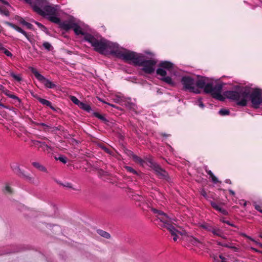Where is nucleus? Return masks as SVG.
I'll return each instance as SVG.
<instances>
[{
	"mask_svg": "<svg viewBox=\"0 0 262 262\" xmlns=\"http://www.w3.org/2000/svg\"><path fill=\"white\" fill-rule=\"evenodd\" d=\"M101 148L106 152V153H108V154H110V150L106 147L105 146H101Z\"/></svg>",
	"mask_w": 262,
	"mask_h": 262,
	"instance_id": "obj_61",
	"label": "nucleus"
},
{
	"mask_svg": "<svg viewBox=\"0 0 262 262\" xmlns=\"http://www.w3.org/2000/svg\"><path fill=\"white\" fill-rule=\"evenodd\" d=\"M55 158L56 160H59L63 164L67 162V158L64 156H60L59 157H55Z\"/></svg>",
	"mask_w": 262,
	"mask_h": 262,
	"instance_id": "obj_41",
	"label": "nucleus"
},
{
	"mask_svg": "<svg viewBox=\"0 0 262 262\" xmlns=\"http://www.w3.org/2000/svg\"><path fill=\"white\" fill-rule=\"evenodd\" d=\"M36 126H42V127H50V126L47 125L46 124L44 123H37Z\"/></svg>",
	"mask_w": 262,
	"mask_h": 262,
	"instance_id": "obj_55",
	"label": "nucleus"
},
{
	"mask_svg": "<svg viewBox=\"0 0 262 262\" xmlns=\"http://www.w3.org/2000/svg\"><path fill=\"white\" fill-rule=\"evenodd\" d=\"M210 204L211 207L215 210L218 211L224 215H228V211L221 207V205L222 204V203H219L218 202L214 201H210Z\"/></svg>",
	"mask_w": 262,
	"mask_h": 262,
	"instance_id": "obj_12",
	"label": "nucleus"
},
{
	"mask_svg": "<svg viewBox=\"0 0 262 262\" xmlns=\"http://www.w3.org/2000/svg\"><path fill=\"white\" fill-rule=\"evenodd\" d=\"M151 210L154 213L157 214L158 219L163 223L164 227L168 229V225H172L171 224V219L164 212L156 208H152Z\"/></svg>",
	"mask_w": 262,
	"mask_h": 262,
	"instance_id": "obj_10",
	"label": "nucleus"
},
{
	"mask_svg": "<svg viewBox=\"0 0 262 262\" xmlns=\"http://www.w3.org/2000/svg\"><path fill=\"white\" fill-rule=\"evenodd\" d=\"M24 36L27 38L28 41L31 43L32 46L33 47L35 43V40L34 38V35L32 34H28L26 32V35H24Z\"/></svg>",
	"mask_w": 262,
	"mask_h": 262,
	"instance_id": "obj_27",
	"label": "nucleus"
},
{
	"mask_svg": "<svg viewBox=\"0 0 262 262\" xmlns=\"http://www.w3.org/2000/svg\"><path fill=\"white\" fill-rule=\"evenodd\" d=\"M125 170L128 172L132 173L134 174H138V172L135 170L134 168L132 167L128 166H125L124 167Z\"/></svg>",
	"mask_w": 262,
	"mask_h": 262,
	"instance_id": "obj_35",
	"label": "nucleus"
},
{
	"mask_svg": "<svg viewBox=\"0 0 262 262\" xmlns=\"http://www.w3.org/2000/svg\"><path fill=\"white\" fill-rule=\"evenodd\" d=\"M42 46L48 51H51L53 49V47L48 42H44L42 44Z\"/></svg>",
	"mask_w": 262,
	"mask_h": 262,
	"instance_id": "obj_38",
	"label": "nucleus"
},
{
	"mask_svg": "<svg viewBox=\"0 0 262 262\" xmlns=\"http://www.w3.org/2000/svg\"><path fill=\"white\" fill-rule=\"evenodd\" d=\"M205 171L210 177L213 176V173H212V172L210 170L207 169V168H205Z\"/></svg>",
	"mask_w": 262,
	"mask_h": 262,
	"instance_id": "obj_60",
	"label": "nucleus"
},
{
	"mask_svg": "<svg viewBox=\"0 0 262 262\" xmlns=\"http://www.w3.org/2000/svg\"><path fill=\"white\" fill-rule=\"evenodd\" d=\"M144 57V56L142 55L137 66L142 67V70L145 73L151 74L155 72V66L157 63V61L155 59L145 60Z\"/></svg>",
	"mask_w": 262,
	"mask_h": 262,
	"instance_id": "obj_7",
	"label": "nucleus"
},
{
	"mask_svg": "<svg viewBox=\"0 0 262 262\" xmlns=\"http://www.w3.org/2000/svg\"><path fill=\"white\" fill-rule=\"evenodd\" d=\"M24 26H26L27 28L29 29H33V25L29 23L27 21H26V23H25Z\"/></svg>",
	"mask_w": 262,
	"mask_h": 262,
	"instance_id": "obj_54",
	"label": "nucleus"
},
{
	"mask_svg": "<svg viewBox=\"0 0 262 262\" xmlns=\"http://www.w3.org/2000/svg\"><path fill=\"white\" fill-rule=\"evenodd\" d=\"M156 175L161 179L168 180L169 177L167 172L163 169L159 164L157 166H155L152 169Z\"/></svg>",
	"mask_w": 262,
	"mask_h": 262,
	"instance_id": "obj_11",
	"label": "nucleus"
},
{
	"mask_svg": "<svg viewBox=\"0 0 262 262\" xmlns=\"http://www.w3.org/2000/svg\"><path fill=\"white\" fill-rule=\"evenodd\" d=\"M183 90L195 94L200 93V90L195 85V80L190 76H183L181 79Z\"/></svg>",
	"mask_w": 262,
	"mask_h": 262,
	"instance_id": "obj_8",
	"label": "nucleus"
},
{
	"mask_svg": "<svg viewBox=\"0 0 262 262\" xmlns=\"http://www.w3.org/2000/svg\"><path fill=\"white\" fill-rule=\"evenodd\" d=\"M73 31H74V33L78 35H84V36H85V35L86 34V33H84V32L82 30L81 28H80V27L77 25V24L75 23V24H73Z\"/></svg>",
	"mask_w": 262,
	"mask_h": 262,
	"instance_id": "obj_23",
	"label": "nucleus"
},
{
	"mask_svg": "<svg viewBox=\"0 0 262 262\" xmlns=\"http://www.w3.org/2000/svg\"><path fill=\"white\" fill-rule=\"evenodd\" d=\"M27 3L29 4L32 7L33 10L35 6H36L38 2L40 0H25Z\"/></svg>",
	"mask_w": 262,
	"mask_h": 262,
	"instance_id": "obj_34",
	"label": "nucleus"
},
{
	"mask_svg": "<svg viewBox=\"0 0 262 262\" xmlns=\"http://www.w3.org/2000/svg\"><path fill=\"white\" fill-rule=\"evenodd\" d=\"M113 53L114 55L116 57L122 59L127 63H132L135 66H137L142 56V54L134 51L127 50L122 51L119 49L118 45H117V47H116L115 51H113Z\"/></svg>",
	"mask_w": 262,
	"mask_h": 262,
	"instance_id": "obj_3",
	"label": "nucleus"
},
{
	"mask_svg": "<svg viewBox=\"0 0 262 262\" xmlns=\"http://www.w3.org/2000/svg\"><path fill=\"white\" fill-rule=\"evenodd\" d=\"M251 249L253 251H254L255 252H257V253H262V251H260V250L255 248H253V247H251Z\"/></svg>",
	"mask_w": 262,
	"mask_h": 262,
	"instance_id": "obj_63",
	"label": "nucleus"
},
{
	"mask_svg": "<svg viewBox=\"0 0 262 262\" xmlns=\"http://www.w3.org/2000/svg\"><path fill=\"white\" fill-rule=\"evenodd\" d=\"M203 89L206 94H210L212 97L216 100L224 101L225 97L227 98L221 94L223 85L221 83H217L213 86L212 83H207Z\"/></svg>",
	"mask_w": 262,
	"mask_h": 262,
	"instance_id": "obj_5",
	"label": "nucleus"
},
{
	"mask_svg": "<svg viewBox=\"0 0 262 262\" xmlns=\"http://www.w3.org/2000/svg\"><path fill=\"white\" fill-rule=\"evenodd\" d=\"M32 165L36 168L41 171L46 172L47 169L43 165L37 162H32Z\"/></svg>",
	"mask_w": 262,
	"mask_h": 262,
	"instance_id": "obj_26",
	"label": "nucleus"
},
{
	"mask_svg": "<svg viewBox=\"0 0 262 262\" xmlns=\"http://www.w3.org/2000/svg\"><path fill=\"white\" fill-rule=\"evenodd\" d=\"M242 235H243V236L246 237L247 238H248V239H250V241H251L253 242L254 243H255V244L256 245H258V244L260 243L258 242L257 241H256L255 240H254L251 237L247 235L246 234H243Z\"/></svg>",
	"mask_w": 262,
	"mask_h": 262,
	"instance_id": "obj_44",
	"label": "nucleus"
},
{
	"mask_svg": "<svg viewBox=\"0 0 262 262\" xmlns=\"http://www.w3.org/2000/svg\"><path fill=\"white\" fill-rule=\"evenodd\" d=\"M29 124L33 127H35L37 124V122L33 121L31 118H28Z\"/></svg>",
	"mask_w": 262,
	"mask_h": 262,
	"instance_id": "obj_51",
	"label": "nucleus"
},
{
	"mask_svg": "<svg viewBox=\"0 0 262 262\" xmlns=\"http://www.w3.org/2000/svg\"><path fill=\"white\" fill-rule=\"evenodd\" d=\"M2 52L7 56L12 57L13 56L12 54L5 48H4V50Z\"/></svg>",
	"mask_w": 262,
	"mask_h": 262,
	"instance_id": "obj_47",
	"label": "nucleus"
},
{
	"mask_svg": "<svg viewBox=\"0 0 262 262\" xmlns=\"http://www.w3.org/2000/svg\"><path fill=\"white\" fill-rule=\"evenodd\" d=\"M0 14L8 16L10 13L7 9L0 7Z\"/></svg>",
	"mask_w": 262,
	"mask_h": 262,
	"instance_id": "obj_40",
	"label": "nucleus"
},
{
	"mask_svg": "<svg viewBox=\"0 0 262 262\" xmlns=\"http://www.w3.org/2000/svg\"><path fill=\"white\" fill-rule=\"evenodd\" d=\"M159 66L163 69L170 71L173 69V64L170 61H163L160 62Z\"/></svg>",
	"mask_w": 262,
	"mask_h": 262,
	"instance_id": "obj_17",
	"label": "nucleus"
},
{
	"mask_svg": "<svg viewBox=\"0 0 262 262\" xmlns=\"http://www.w3.org/2000/svg\"><path fill=\"white\" fill-rule=\"evenodd\" d=\"M93 115L95 117H96V118H98L99 119L101 120V121H102L103 122H108V120L106 119V118L104 116L99 114L98 112H94Z\"/></svg>",
	"mask_w": 262,
	"mask_h": 262,
	"instance_id": "obj_31",
	"label": "nucleus"
},
{
	"mask_svg": "<svg viewBox=\"0 0 262 262\" xmlns=\"http://www.w3.org/2000/svg\"><path fill=\"white\" fill-rule=\"evenodd\" d=\"M10 167L14 173L19 177L25 179L31 184H37V181L35 180V178L32 177L30 173L27 172L24 170L20 169L18 163H13L11 164Z\"/></svg>",
	"mask_w": 262,
	"mask_h": 262,
	"instance_id": "obj_6",
	"label": "nucleus"
},
{
	"mask_svg": "<svg viewBox=\"0 0 262 262\" xmlns=\"http://www.w3.org/2000/svg\"><path fill=\"white\" fill-rule=\"evenodd\" d=\"M70 100L72 101V102L74 103L75 104L78 105V106L80 105V103H81V101H80L75 96H71L70 97Z\"/></svg>",
	"mask_w": 262,
	"mask_h": 262,
	"instance_id": "obj_36",
	"label": "nucleus"
},
{
	"mask_svg": "<svg viewBox=\"0 0 262 262\" xmlns=\"http://www.w3.org/2000/svg\"><path fill=\"white\" fill-rule=\"evenodd\" d=\"M97 232L100 235L106 238H109L110 237V234L107 232L102 230H98Z\"/></svg>",
	"mask_w": 262,
	"mask_h": 262,
	"instance_id": "obj_33",
	"label": "nucleus"
},
{
	"mask_svg": "<svg viewBox=\"0 0 262 262\" xmlns=\"http://www.w3.org/2000/svg\"><path fill=\"white\" fill-rule=\"evenodd\" d=\"M201 194L202 196H203L206 200H207L208 201H209V202L210 201H211V200H209V196L207 194V193L206 192V191L204 190H202L201 192Z\"/></svg>",
	"mask_w": 262,
	"mask_h": 262,
	"instance_id": "obj_48",
	"label": "nucleus"
},
{
	"mask_svg": "<svg viewBox=\"0 0 262 262\" xmlns=\"http://www.w3.org/2000/svg\"><path fill=\"white\" fill-rule=\"evenodd\" d=\"M146 161L148 163V165L152 169L154 168V166H157L158 164L155 162L151 157L147 158L146 159Z\"/></svg>",
	"mask_w": 262,
	"mask_h": 262,
	"instance_id": "obj_30",
	"label": "nucleus"
},
{
	"mask_svg": "<svg viewBox=\"0 0 262 262\" xmlns=\"http://www.w3.org/2000/svg\"><path fill=\"white\" fill-rule=\"evenodd\" d=\"M156 73L157 75L162 76V77H165L167 74L166 71L162 68L157 69Z\"/></svg>",
	"mask_w": 262,
	"mask_h": 262,
	"instance_id": "obj_32",
	"label": "nucleus"
},
{
	"mask_svg": "<svg viewBox=\"0 0 262 262\" xmlns=\"http://www.w3.org/2000/svg\"><path fill=\"white\" fill-rule=\"evenodd\" d=\"M53 131L55 130H63V127L61 125H59L57 127H53Z\"/></svg>",
	"mask_w": 262,
	"mask_h": 262,
	"instance_id": "obj_56",
	"label": "nucleus"
},
{
	"mask_svg": "<svg viewBox=\"0 0 262 262\" xmlns=\"http://www.w3.org/2000/svg\"><path fill=\"white\" fill-rule=\"evenodd\" d=\"M16 19L22 25H24L26 21L23 19V18L17 16Z\"/></svg>",
	"mask_w": 262,
	"mask_h": 262,
	"instance_id": "obj_50",
	"label": "nucleus"
},
{
	"mask_svg": "<svg viewBox=\"0 0 262 262\" xmlns=\"http://www.w3.org/2000/svg\"><path fill=\"white\" fill-rule=\"evenodd\" d=\"M8 97L12 99H15V100H17L19 102V103H20V102H21V100L17 96L13 94L12 93H11Z\"/></svg>",
	"mask_w": 262,
	"mask_h": 262,
	"instance_id": "obj_43",
	"label": "nucleus"
},
{
	"mask_svg": "<svg viewBox=\"0 0 262 262\" xmlns=\"http://www.w3.org/2000/svg\"><path fill=\"white\" fill-rule=\"evenodd\" d=\"M187 240L189 243L196 247H199L200 245L203 244V239H198L192 236H188Z\"/></svg>",
	"mask_w": 262,
	"mask_h": 262,
	"instance_id": "obj_15",
	"label": "nucleus"
},
{
	"mask_svg": "<svg viewBox=\"0 0 262 262\" xmlns=\"http://www.w3.org/2000/svg\"><path fill=\"white\" fill-rule=\"evenodd\" d=\"M219 113L221 116L229 115L230 114V111L228 110L222 108L219 111Z\"/></svg>",
	"mask_w": 262,
	"mask_h": 262,
	"instance_id": "obj_39",
	"label": "nucleus"
},
{
	"mask_svg": "<svg viewBox=\"0 0 262 262\" xmlns=\"http://www.w3.org/2000/svg\"><path fill=\"white\" fill-rule=\"evenodd\" d=\"M37 99L41 104H42L43 105H46L47 106L49 107L55 112H58V111L60 110V109L58 107H55L53 106L52 104V103L49 100L41 98L39 97H37Z\"/></svg>",
	"mask_w": 262,
	"mask_h": 262,
	"instance_id": "obj_13",
	"label": "nucleus"
},
{
	"mask_svg": "<svg viewBox=\"0 0 262 262\" xmlns=\"http://www.w3.org/2000/svg\"><path fill=\"white\" fill-rule=\"evenodd\" d=\"M221 221L222 222H223V223H226V224H228V225H230V226H232V227H236V226L235 225H234V224H233L231 223H230L229 221H226V220H225L224 218H223V219H221Z\"/></svg>",
	"mask_w": 262,
	"mask_h": 262,
	"instance_id": "obj_45",
	"label": "nucleus"
},
{
	"mask_svg": "<svg viewBox=\"0 0 262 262\" xmlns=\"http://www.w3.org/2000/svg\"><path fill=\"white\" fill-rule=\"evenodd\" d=\"M79 107L81 109H82L84 111H85L89 113H90L91 111V107L90 105L82 102H81V103H80Z\"/></svg>",
	"mask_w": 262,
	"mask_h": 262,
	"instance_id": "obj_28",
	"label": "nucleus"
},
{
	"mask_svg": "<svg viewBox=\"0 0 262 262\" xmlns=\"http://www.w3.org/2000/svg\"><path fill=\"white\" fill-rule=\"evenodd\" d=\"M73 24H75V23L61 22L59 27L66 31H68L70 29H73L74 26Z\"/></svg>",
	"mask_w": 262,
	"mask_h": 262,
	"instance_id": "obj_19",
	"label": "nucleus"
},
{
	"mask_svg": "<svg viewBox=\"0 0 262 262\" xmlns=\"http://www.w3.org/2000/svg\"><path fill=\"white\" fill-rule=\"evenodd\" d=\"M4 90H5V88L3 85L0 84V91L1 93H3Z\"/></svg>",
	"mask_w": 262,
	"mask_h": 262,
	"instance_id": "obj_64",
	"label": "nucleus"
},
{
	"mask_svg": "<svg viewBox=\"0 0 262 262\" xmlns=\"http://www.w3.org/2000/svg\"><path fill=\"white\" fill-rule=\"evenodd\" d=\"M31 141L33 143V145L37 146L38 148L42 147V145L48 147V146L46 144L45 142H41L37 140H31Z\"/></svg>",
	"mask_w": 262,
	"mask_h": 262,
	"instance_id": "obj_29",
	"label": "nucleus"
},
{
	"mask_svg": "<svg viewBox=\"0 0 262 262\" xmlns=\"http://www.w3.org/2000/svg\"><path fill=\"white\" fill-rule=\"evenodd\" d=\"M51 127L50 126V127H43V129L38 128V130H42L45 132H49V129L51 128Z\"/></svg>",
	"mask_w": 262,
	"mask_h": 262,
	"instance_id": "obj_62",
	"label": "nucleus"
},
{
	"mask_svg": "<svg viewBox=\"0 0 262 262\" xmlns=\"http://www.w3.org/2000/svg\"><path fill=\"white\" fill-rule=\"evenodd\" d=\"M224 247L234 249L235 251H237L238 250V249L236 247H235V246H230L228 244L224 243Z\"/></svg>",
	"mask_w": 262,
	"mask_h": 262,
	"instance_id": "obj_49",
	"label": "nucleus"
},
{
	"mask_svg": "<svg viewBox=\"0 0 262 262\" xmlns=\"http://www.w3.org/2000/svg\"><path fill=\"white\" fill-rule=\"evenodd\" d=\"M5 190L8 193L11 194L12 193V189L11 188V187L9 185H6L5 187Z\"/></svg>",
	"mask_w": 262,
	"mask_h": 262,
	"instance_id": "obj_46",
	"label": "nucleus"
},
{
	"mask_svg": "<svg viewBox=\"0 0 262 262\" xmlns=\"http://www.w3.org/2000/svg\"><path fill=\"white\" fill-rule=\"evenodd\" d=\"M32 22L34 23L40 29L41 28H43V25L41 24V23L38 22V21H35V20H32Z\"/></svg>",
	"mask_w": 262,
	"mask_h": 262,
	"instance_id": "obj_59",
	"label": "nucleus"
},
{
	"mask_svg": "<svg viewBox=\"0 0 262 262\" xmlns=\"http://www.w3.org/2000/svg\"><path fill=\"white\" fill-rule=\"evenodd\" d=\"M47 18L49 20H50L52 23L57 24L59 26H60V24L61 23L60 18L57 16V14L49 16L48 17H47Z\"/></svg>",
	"mask_w": 262,
	"mask_h": 262,
	"instance_id": "obj_22",
	"label": "nucleus"
},
{
	"mask_svg": "<svg viewBox=\"0 0 262 262\" xmlns=\"http://www.w3.org/2000/svg\"><path fill=\"white\" fill-rule=\"evenodd\" d=\"M207 80V78L205 77H200L196 82H195V85L196 84L198 88L203 89L205 87Z\"/></svg>",
	"mask_w": 262,
	"mask_h": 262,
	"instance_id": "obj_16",
	"label": "nucleus"
},
{
	"mask_svg": "<svg viewBox=\"0 0 262 262\" xmlns=\"http://www.w3.org/2000/svg\"><path fill=\"white\" fill-rule=\"evenodd\" d=\"M12 92L11 91H10L9 90L5 89V90H4L3 91V93L4 94H5L6 96H7L8 97L9 96V95Z\"/></svg>",
	"mask_w": 262,
	"mask_h": 262,
	"instance_id": "obj_58",
	"label": "nucleus"
},
{
	"mask_svg": "<svg viewBox=\"0 0 262 262\" xmlns=\"http://www.w3.org/2000/svg\"><path fill=\"white\" fill-rule=\"evenodd\" d=\"M168 229H167L170 233L171 236H173V240L176 242L178 238V234H181V232L177 230L173 225H168Z\"/></svg>",
	"mask_w": 262,
	"mask_h": 262,
	"instance_id": "obj_14",
	"label": "nucleus"
},
{
	"mask_svg": "<svg viewBox=\"0 0 262 262\" xmlns=\"http://www.w3.org/2000/svg\"><path fill=\"white\" fill-rule=\"evenodd\" d=\"M211 233L213 235V236L219 237L220 236H222V234H223V231L219 228L214 226Z\"/></svg>",
	"mask_w": 262,
	"mask_h": 262,
	"instance_id": "obj_25",
	"label": "nucleus"
},
{
	"mask_svg": "<svg viewBox=\"0 0 262 262\" xmlns=\"http://www.w3.org/2000/svg\"><path fill=\"white\" fill-rule=\"evenodd\" d=\"M84 39L94 47L95 51L105 55L109 53L114 55L113 51H115L118 45L103 38L98 39L90 34H86Z\"/></svg>",
	"mask_w": 262,
	"mask_h": 262,
	"instance_id": "obj_2",
	"label": "nucleus"
},
{
	"mask_svg": "<svg viewBox=\"0 0 262 262\" xmlns=\"http://www.w3.org/2000/svg\"><path fill=\"white\" fill-rule=\"evenodd\" d=\"M5 24L6 25L12 28L13 29H15L17 32L23 34L24 35H26V32L23 30L21 28L19 27L18 26H16V25L9 22V21H5Z\"/></svg>",
	"mask_w": 262,
	"mask_h": 262,
	"instance_id": "obj_20",
	"label": "nucleus"
},
{
	"mask_svg": "<svg viewBox=\"0 0 262 262\" xmlns=\"http://www.w3.org/2000/svg\"><path fill=\"white\" fill-rule=\"evenodd\" d=\"M33 10L42 16H49L57 14V11L54 7L48 5L46 0H40L36 6H35Z\"/></svg>",
	"mask_w": 262,
	"mask_h": 262,
	"instance_id": "obj_4",
	"label": "nucleus"
},
{
	"mask_svg": "<svg viewBox=\"0 0 262 262\" xmlns=\"http://www.w3.org/2000/svg\"><path fill=\"white\" fill-rule=\"evenodd\" d=\"M210 177L211 178L212 181L214 183L216 184L217 182H219L218 179L213 174V176H210Z\"/></svg>",
	"mask_w": 262,
	"mask_h": 262,
	"instance_id": "obj_53",
	"label": "nucleus"
},
{
	"mask_svg": "<svg viewBox=\"0 0 262 262\" xmlns=\"http://www.w3.org/2000/svg\"><path fill=\"white\" fill-rule=\"evenodd\" d=\"M224 95L227 98L236 102L238 106H245L247 104V98L249 96L252 106L255 108L259 107L262 103V92L258 88H255L250 94L249 88H241L236 91H227Z\"/></svg>",
	"mask_w": 262,
	"mask_h": 262,
	"instance_id": "obj_1",
	"label": "nucleus"
},
{
	"mask_svg": "<svg viewBox=\"0 0 262 262\" xmlns=\"http://www.w3.org/2000/svg\"><path fill=\"white\" fill-rule=\"evenodd\" d=\"M129 154L130 156H132L133 160L135 162L140 164L141 165H143L145 163L144 160L141 159L140 157L135 155L133 151L129 150Z\"/></svg>",
	"mask_w": 262,
	"mask_h": 262,
	"instance_id": "obj_18",
	"label": "nucleus"
},
{
	"mask_svg": "<svg viewBox=\"0 0 262 262\" xmlns=\"http://www.w3.org/2000/svg\"><path fill=\"white\" fill-rule=\"evenodd\" d=\"M213 227L214 226H212L211 224L206 222L199 224V227L211 233L212 232Z\"/></svg>",
	"mask_w": 262,
	"mask_h": 262,
	"instance_id": "obj_21",
	"label": "nucleus"
},
{
	"mask_svg": "<svg viewBox=\"0 0 262 262\" xmlns=\"http://www.w3.org/2000/svg\"><path fill=\"white\" fill-rule=\"evenodd\" d=\"M10 76L17 81H20L22 80L21 77L19 75H17L13 72L10 73Z\"/></svg>",
	"mask_w": 262,
	"mask_h": 262,
	"instance_id": "obj_42",
	"label": "nucleus"
},
{
	"mask_svg": "<svg viewBox=\"0 0 262 262\" xmlns=\"http://www.w3.org/2000/svg\"><path fill=\"white\" fill-rule=\"evenodd\" d=\"M210 177L211 178L212 181L214 183L216 184L217 182H219L218 179L213 174V176H210Z\"/></svg>",
	"mask_w": 262,
	"mask_h": 262,
	"instance_id": "obj_52",
	"label": "nucleus"
},
{
	"mask_svg": "<svg viewBox=\"0 0 262 262\" xmlns=\"http://www.w3.org/2000/svg\"><path fill=\"white\" fill-rule=\"evenodd\" d=\"M58 183L59 185L63 186V187H66L70 188H71V189H73V190H77V189H75V188H73V187H72V184H71V183H70L66 182V183H61V182H58Z\"/></svg>",
	"mask_w": 262,
	"mask_h": 262,
	"instance_id": "obj_37",
	"label": "nucleus"
},
{
	"mask_svg": "<svg viewBox=\"0 0 262 262\" xmlns=\"http://www.w3.org/2000/svg\"><path fill=\"white\" fill-rule=\"evenodd\" d=\"M254 208L256 210L258 211L259 212L262 213V209L259 205H256L254 206Z\"/></svg>",
	"mask_w": 262,
	"mask_h": 262,
	"instance_id": "obj_57",
	"label": "nucleus"
},
{
	"mask_svg": "<svg viewBox=\"0 0 262 262\" xmlns=\"http://www.w3.org/2000/svg\"><path fill=\"white\" fill-rule=\"evenodd\" d=\"M30 71L34 75L35 78L40 82L44 84L47 88L54 89L56 85L55 83L45 78L43 75L40 74L37 70L33 67L30 68Z\"/></svg>",
	"mask_w": 262,
	"mask_h": 262,
	"instance_id": "obj_9",
	"label": "nucleus"
},
{
	"mask_svg": "<svg viewBox=\"0 0 262 262\" xmlns=\"http://www.w3.org/2000/svg\"><path fill=\"white\" fill-rule=\"evenodd\" d=\"M160 80L162 81H163L167 84H169L171 86H174L175 85V82L172 80L171 78L169 76H165L164 77H162L160 78Z\"/></svg>",
	"mask_w": 262,
	"mask_h": 262,
	"instance_id": "obj_24",
	"label": "nucleus"
}]
</instances>
